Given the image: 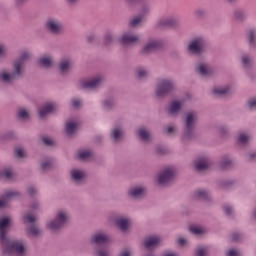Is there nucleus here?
I'll list each match as a JSON object with an SVG mask.
<instances>
[{"label":"nucleus","instance_id":"nucleus-10","mask_svg":"<svg viewBox=\"0 0 256 256\" xmlns=\"http://www.w3.org/2000/svg\"><path fill=\"white\" fill-rule=\"evenodd\" d=\"M138 41H139V37L133 36L131 34H124L120 38V43H122V45H131L133 43H137Z\"/></svg>","mask_w":256,"mask_h":256},{"label":"nucleus","instance_id":"nucleus-47","mask_svg":"<svg viewBox=\"0 0 256 256\" xmlns=\"http://www.w3.org/2000/svg\"><path fill=\"white\" fill-rule=\"evenodd\" d=\"M250 59H249V57H247V56H244L243 58H242V63H243V65H249V63H250Z\"/></svg>","mask_w":256,"mask_h":256},{"label":"nucleus","instance_id":"nucleus-38","mask_svg":"<svg viewBox=\"0 0 256 256\" xmlns=\"http://www.w3.org/2000/svg\"><path fill=\"white\" fill-rule=\"evenodd\" d=\"M147 75V71L143 68H140L138 71H137V77L139 79H143V77H145Z\"/></svg>","mask_w":256,"mask_h":256},{"label":"nucleus","instance_id":"nucleus-51","mask_svg":"<svg viewBox=\"0 0 256 256\" xmlns=\"http://www.w3.org/2000/svg\"><path fill=\"white\" fill-rule=\"evenodd\" d=\"M174 131H175V128H173V126H170L165 129V133H168V134L173 133Z\"/></svg>","mask_w":256,"mask_h":256},{"label":"nucleus","instance_id":"nucleus-29","mask_svg":"<svg viewBox=\"0 0 256 256\" xmlns=\"http://www.w3.org/2000/svg\"><path fill=\"white\" fill-rule=\"evenodd\" d=\"M190 231L191 233H193L194 235H202V233H205V230L203 227L200 226H191L190 227Z\"/></svg>","mask_w":256,"mask_h":256},{"label":"nucleus","instance_id":"nucleus-23","mask_svg":"<svg viewBox=\"0 0 256 256\" xmlns=\"http://www.w3.org/2000/svg\"><path fill=\"white\" fill-rule=\"evenodd\" d=\"M52 64L53 61L49 57H42L39 59V65H41V67H51Z\"/></svg>","mask_w":256,"mask_h":256},{"label":"nucleus","instance_id":"nucleus-7","mask_svg":"<svg viewBox=\"0 0 256 256\" xmlns=\"http://www.w3.org/2000/svg\"><path fill=\"white\" fill-rule=\"evenodd\" d=\"M196 118H197V114L193 112L187 114L186 120H185V133L187 136H189L191 131H193V123L195 122Z\"/></svg>","mask_w":256,"mask_h":256},{"label":"nucleus","instance_id":"nucleus-55","mask_svg":"<svg viewBox=\"0 0 256 256\" xmlns=\"http://www.w3.org/2000/svg\"><path fill=\"white\" fill-rule=\"evenodd\" d=\"M28 193H29V195H33V193H35V188H33V187L29 188Z\"/></svg>","mask_w":256,"mask_h":256},{"label":"nucleus","instance_id":"nucleus-3","mask_svg":"<svg viewBox=\"0 0 256 256\" xmlns=\"http://www.w3.org/2000/svg\"><path fill=\"white\" fill-rule=\"evenodd\" d=\"M65 223H67V214L63 211H60L57 214L56 220L54 222H50L48 227L52 231H57V229H61Z\"/></svg>","mask_w":256,"mask_h":256},{"label":"nucleus","instance_id":"nucleus-20","mask_svg":"<svg viewBox=\"0 0 256 256\" xmlns=\"http://www.w3.org/2000/svg\"><path fill=\"white\" fill-rule=\"evenodd\" d=\"M65 129L68 135H73L77 129V122L75 121L66 122Z\"/></svg>","mask_w":256,"mask_h":256},{"label":"nucleus","instance_id":"nucleus-37","mask_svg":"<svg viewBox=\"0 0 256 256\" xmlns=\"http://www.w3.org/2000/svg\"><path fill=\"white\" fill-rule=\"evenodd\" d=\"M205 255H207L206 247H200L196 250V256H205Z\"/></svg>","mask_w":256,"mask_h":256},{"label":"nucleus","instance_id":"nucleus-17","mask_svg":"<svg viewBox=\"0 0 256 256\" xmlns=\"http://www.w3.org/2000/svg\"><path fill=\"white\" fill-rule=\"evenodd\" d=\"M181 105L180 101H173L168 108L169 115H177L179 109H181Z\"/></svg>","mask_w":256,"mask_h":256},{"label":"nucleus","instance_id":"nucleus-35","mask_svg":"<svg viewBox=\"0 0 256 256\" xmlns=\"http://www.w3.org/2000/svg\"><path fill=\"white\" fill-rule=\"evenodd\" d=\"M18 118H19V119H29V113L26 112L25 109H20V110L18 111Z\"/></svg>","mask_w":256,"mask_h":256},{"label":"nucleus","instance_id":"nucleus-9","mask_svg":"<svg viewBox=\"0 0 256 256\" xmlns=\"http://www.w3.org/2000/svg\"><path fill=\"white\" fill-rule=\"evenodd\" d=\"M91 243H96V245H108L109 236L103 233H97L94 236H92Z\"/></svg>","mask_w":256,"mask_h":256},{"label":"nucleus","instance_id":"nucleus-58","mask_svg":"<svg viewBox=\"0 0 256 256\" xmlns=\"http://www.w3.org/2000/svg\"><path fill=\"white\" fill-rule=\"evenodd\" d=\"M111 35L106 36V43H111Z\"/></svg>","mask_w":256,"mask_h":256},{"label":"nucleus","instance_id":"nucleus-30","mask_svg":"<svg viewBox=\"0 0 256 256\" xmlns=\"http://www.w3.org/2000/svg\"><path fill=\"white\" fill-rule=\"evenodd\" d=\"M69 67H71V62H69V60H63L60 63V71H62V73H65V71H69Z\"/></svg>","mask_w":256,"mask_h":256},{"label":"nucleus","instance_id":"nucleus-36","mask_svg":"<svg viewBox=\"0 0 256 256\" xmlns=\"http://www.w3.org/2000/svg\"><path fill=\"white\" fill-rule=\"evenodd\" d=\"M247 141H249V136H247V134H240L238 137V142L241 145H245V143H247Z\"/></svg>","mask_w":256,"mask_h":256},{"label":"nucleus","instance_id":"nucleus-24","mask_svg":"<svg viewBox=\"0 0 256 256\" xmlns=\"http://www.w3.org/2000/svg\"><path fill=\"white\" fill-rule=\"evenodd\" d=\"M89 157H91V151H89V150L80 151L77 154V158L81 159L82 161H85V160L89 159Z\"/></svg>","mask_w":256,"mask_h":256},{"label":"nucleus","instance_id":"nucleus-42","mask_svg":"<svg viewBox=\"0 0 256 256\" xmlns=\"http://www.w3.org/2000/svg\"><path fill=\"white\" fill-rule=\"evenodd\" d=\"M248 106L250 107V109H256V98L250 99L248 101Z\"/></svg>","mask_w":256,"mask_h":256},{"label":"nucleus","instance_id":"nucleus-33","mask_svg":"<svg viewBox=\"0 0 256 256\" xmlns=\"http://www.w3.org/2000/svg\"><path fill=\"white\" fill-rule=\"evenodd\" d=\"M195 197L198 199H207V191L205 190H198L195 193Z\"/></svg>","mask_w":256,"mask_h":256},{"label":"nucleus","instance_id":"nucleus-15","mask_svg":"<svg viewBox=\"0 0 256 256\" xmlns=\"http://www.w3.org/2000/svg\"><path fill=\"white\" fill-rule=\"evenodd\" d=\"M16 195H17V192H13V191L5 192L2 199L0 200V209L2 207H5V205H7V203H9V201H11V197H15Z\"/></svg>","mask_w":256,"mask_h":256},{"label":"nucleus","instance_id":"nucleus-34","mask_svg":"<svg viewBox=\"0 0 256 256\" xmlns=\"http://www.w3.org/2000/svg\"><path fill=\"white\" fill-rule=\"evenodd\" d=\"M143 21V17L139 16L130 21V27H137L139 23Z\"/></svg>","mask_w":256,"mask_h":256},{"label":"nucleus","instance_id":"nucleus-12","mask_svg":"<svg viewBox=\"0 0 256 256\" xmlns=\"http://www.w3.org/2000/svg\"><path fill=\"white\" fill-rule=\"evenodd\" d=\"M48 31L51 33H60L61 32V23L56 20H49L46 24Z\"/></svg>","mask_w":256,"mask_h":256},{"label":"nucleus","instance_id":"nucleus-19","mask_svg":"<svg viewBox=\"0 0 256 256\" xmlns=\"http://www.w3.org/2000/svg\"><path fill=\"white\" fill-rule=\"evenodd\" d=\"M161 44L158 41L150 42L143 49V53H151L152 51H157V48L160 47Z\"/></svg>","mask_w":256,"mask_h":256},{"label":"nucleus","instance_id":"nucleus-32","mask_svg":"<svg viewBox=\"0 0 256 256\" xmlns=\"http://www.w3.org/2000/svg\"><path fill=\"white\" fill-rule=\"evenodd\" d=\"M1 177H4V179H11V177H13V173L9 169H6L3 172H0V179Z\"/></svg>","mask_w":256,"mask_h":256},{"label":"nucleus","instance_id":"nucleus-57","mask_svg":"<svg viewBox=\"0 0 256 256\" xmlns=\"http://www.w3.org/2000/svg\"><path fill=\"white\" fill-rule=\"evenodd\" d=\"M98 255H99V256H107L108 253L105 252V251H100V252H98Z\"/></svg>","mask_w":256,"mask_h":256},{"label":"nucleus","instance_id":"nucleus-50","mask_svg":"<svg viewBox=\"0 0 256 256\" xmlns=\"http://www.w3.org/2000/svg\"><path fill=\"white\" fill-rule=\"evenodd\" d=\"M51 167V162H43L42 163V169H48Z\"/></svg>","mask_w":256,"mask_h":256},{"label":"nucleus","instance_id":"nucleus-8","mask_svg":"<svg viewBox=\"0 0 256 256\" xmlns=\"http://www.w3.org/2000/svg\"><path fill=\"white\" fill-rule=\"evenodd\" d=\"M101 85V78H95L90 81H81L80 87L81 89H97Z\"/></svg>","mask_w":256,"mask_h":256},{"label":"nucleus","instance_id":"nucleus-39","mask_svg":"<svg viewBox=\"0 0 256 256\" xmlns=\"http://www.w3.org/2000/svg\"><path fill=\"white\" fill-rule=\"evenodd\" d=\"M15 155L16 157H19L21 159L22 157L25 156V151H23L22 148H16Z\"/></svg>","mask_w":256,"mask_h":256},{"label":"nucleus","instance_id":"nucleus-46","mask_svg":"<svg viewBox=\"0 0 256 256\" xmlns=\"http://www.w3.org/2000/svg\"><path fill=\"white\" fill-rule=\"evenodd\" d=\"M81 105V100L74 99L72 101V107H79Z\"/></svg>","mask_w":256,"mask_h":256},{"label":"nucleus","instance_id":"nucleus-59","mask_svg":"<svg viewBox=\"0 0 256 256\" xmlns=\"http://www.w3.org/2000/svg\"><path fill=\"white\" fill-rule=\"evenodd\" d=\"M229 163H231V161L227 160L226 162H223L222 165L224 168H226Z\"/></svg>","mask_w":256,"mask_h":256},{"label":"nucleus","instance_id":"nucleus-4","mask_svg":"<svg viewBox=\"0 0 256 256\" xmlns=\"http://www.w3.org/2000/svg\"><path fill=\"white\" fill-rule=\"evenodd\" d=\"M173 90V83L170 80H162L159 83V86L156 90V95L158 97H163V95H167L170 91Z\"/></svg>","mask_w":256,"mask_h":256},{"label":"nucleus","instance_id":"nucleus-52","mask_svg":"<svg viewBox=\"0 0 256 256\" xmlns=\"http://www.w3.org/2000/svg\"><path fill=\"white\" fill-rule=\"evenodd\" d=\"M243 17H245V14H243V12L236 13V19H243Z\"/></svg>","mask_w":256,"mask_h":256},{"label":"nucleus","instance_id":"nucleus-14","mask_svg":"<svg viewBox=\"0 0 256 256\" xmlns=\"http://www.w3.org/2000/svg\"><path fill=\"white\" fill-rule=\"evenodd\" d=\"M161 243V240L157 236H152L146 238L144 246L146 249H151V247H157Z\"/></svg>","mask_w":256,"mask_h":256},{"label":"nucleus","instance_id":"nucleus-54","mask_svg":"<svg viewBox=\"0 0 256 256\" xmlns=\"http://www.w3.org/2000/svg\"><path fill=\"white\" fill-rule=\"evenodd\" d=\"M185 239L184 238H180L178 239V245H184L185 244Z\"/></svg>","mask_w":256,"mask_h":256},{"label":"nucleus","instance_id":"nucleus-21","mask_svg":"<svg viewBox=\"0 0 256 256\" xmlns=\"http://www.w3.org/2000/svg\"><path fill=\"white\" fill-rule=\"evenodd\" d=\"M130 197H143L145 195V189L141 187L132 188L129 191Z\"/></svg>","mask_w":256,"mask_h":256},{"label":"nucleus","instance_id":"nucleus-26","mask_svg":"<svg viewBox=\"0 0 256 256\" xmlns=\"http://www.w3.org/2000/svg\"><path fill=\"white\" fill-rule=\"evenodd\" d=\"M213 95H227L229 88H214L212 90Z\"/></svg>","mask_w":256,"mask_h":256},{"label":"nucleus","instance_id":"nucleus-61","mask_svg":"<svg viewBox=\"0 0 256 256\" xmlns=\"http://www.w3.org/2000/svg\"><path fill=\"white\" fill-rule=\"evenodd\" d=\"M25 0H16V3H23Z\"/></svg>","mask_w":256,"mask_h":256},{"label":"nucleus","instance_id":"nucleus-41","mask_svg":"<svg viewBox=\"0 0 256 256\" xmlns=\"http://www.w3.org/2000/svg\"><path fill=\"white\" fill-rule=\"evenodd\" d=\"M29 233L31 235H39V228L35 227V226H31L29 228Z\"/></svg>","mask_w":256,"mask_h":256},{"label":"nucleus","instance_id":"nucleus-44","mask_svg":"<svg viewBox=\"0 0 256 256\" xmlns=\"http://www.w3.org/2000/svg\"><path fill=\"white\" fill-rule=\"evenodd\" d=\"M42 143H44V145H53V140L51 138L44 137L42 138Z\"/></svg>","mask_w":256,"mask_h":256},{"label":"nucleus","instance_id":"nucleus-25","mask_svg":"<svg viewBox=\"0 0 256 256\" xmlns=\"http://www.w3.org/2000/svg\"><path fill=\"white\" fill-rule=\"evenodd\" d=\"M247 39L250 45H255L256 33L255 30H248Z\"/></svg>","mask_w":256,"mask_h":256},{"label":"nucleus","instance_id":"nucleus-31","mask_svg":"<svg viewBox=\"0 0 256 256\" xmlns=\"http://www.w3.org/2000/svg\"><path fill=\"white\" fill-rule=\"evenodd\" d=\"M175 25V20L173 19H168L160 22L161 27H173Z\"/></svg>","mask_w":256,"mask_h":256},{"label":"nucleus","instance_id":"nucleus-27","mask_svg":"<svg viewBox=\"0 0 256 256\" xmlns=\"http://www.w3.org/2000/svg\"><path fill=\"white\" fill-rule=\"evenodd\" d=\"M111 137L114 139V141H119L123 137V132L119 129H114L111 133Z\"/></svg>","mask_w":256,"mask_h":256},{"label":"nucleus","instance_id":"nucleus-60","mask_svg":"<svg viewBox=\"0 0 256 256\" xmlns=\"http://www.w3.org/2000/svg\"><path fill=\"white\" fill-rule=\"evenodd\" d=\"M68 3H77V0H67Z\"/></svg>","mask_w":256,"mask_h":256},{"label":"nucleus","instance_id":"nucleus-40","mask_svg":"<svg viewBox=\"0 0 256 256\" xmlns=\"http://www.w3.org/2000/svg\"><path fill=\"white\" fill-rule=\"evenodd\" d=\"M26 223H35V216L31 215V214H27L24 217Z\"/></svg>","mask_w":256,"mask_h":256},{"label":"nucleus","instance_id":"nucleus-13","mask_svg":"<svg viewBox=\"0 0 256 256\" xmlns=\"http://www.w3.org/2000/svg\"><path fill=\"white\" fill-rule=\"evenodd\" d=\"M55 111V104L48 103L44 107L40 108L39 115L41 119H43L46 115H49V113H53Z\"/></svg>","mask_w":256,"mask_h":256},{"label":"nucleus","instance_id":"nucleus-48","mask_svg":"<svg viewBox=\"0 0 256 256\" xmlns=\"http://www.w3.org/2000/svg\"><path fill=\"white\" fill-rule=\"evenodd\" d=\"M111 105H113V101H111V100H108V101L104 102V107L106 109H109L111 107Z\"/></svg>","mask_w":256,"mask_h":256},{"label":"nucleus","instance_id":"nucleus-49","mask_svg":"<svg viewBox=\"0 0 256 256\" xmlns=\"http://www.w3.org/2000/svg\"><path fill=\"white\" fill-rule=\"evenodd\" d=\"M7 50L5 49V46L0 45V57H3V55L5 54Z\"/></svg>","mask_w":256,"mask_h":256},{"label":"nucleus","instance_id":"nucleus-22","mask_svg":"<svg viewBox=\"0 0 256 256\" xmlns=\"http://www.w3.org/2000/svg\"><path fill=\"white\" fill-rule=\"evenodd\" d=\"M71 177L74 181H81V179H85V172L81 170H73L71 172Z\"/></svg>","mask_w":256,"mask_h":256},{"label":"nucleus","instance_id":"nucleus-6","mask_svg":"<svg viewBox=\"0 0 256 256\" xmlns=\"http://www.w3.org/2000/svg\"><path fill=\"white\" fill-rule=\"evenodd\" d=\"M203 47H205V41L202 38H196L189 44L188 49L191 53L199 55L203 51Z\"/></svg>","mask_w":256,"mask_h":256},{"label":"nucleus","instance_id":"nucleus-2","mask_svg":"<svg viewBox=\"0 0 256 256\" xmlns=\"http://www.w3.org/2000/svg\"><path fill=\"white\" fill-rule=\"evenodd\" d=\"M26 59H29V53L23 52L20 59L14 63V72L12 74H0L1 81H4V83H11V81L17 79V77L21 75V67H23V64L25 63Z\"/></svg>","mask_w":256,"mask_h":256},{"label":"nucleus","instance_id":"nucleus-53","mask_svg":"<svg viewBox=\"0 0 256 256\" xmlns=\"http://www.w3.org/2000/svg\"><path fill=\"white\" fill-rule=\"evenodd\" d=\"M131 252H129L128 250H124L121 252L120 256H130Z\"/></svg>","mask_w":256,"mask_h":256},{"label":"nucleus","instance_id":"nucleus-28","mask_svg":"<svg viewBox=\"0 0 256 256\" xmlns=\"http://www.w3.org/2000/svg\"><path fill=\"white\" fill-rule=\"evenodd\" d=\"M139 138L142 139V141H149V132L145 129H139L138 130Z\"/></svg>","mask_w":256,"mask_h":256},{"label":"nucleus","instance_id":"nucleus-43","mask_svg":"<svg viewBox=\"0 0 256 256\" xmlns=\"http://www.w3.org/2000/svg\"><path fill=\"white\" fill-rule=\"evenodd\" d=\"M226 256H239V251L232 249L226 252Z\"/></svg>","mask_w":256,"mask_h":256},{"label":"nucleus","instance_id":"nucleus-18","mask_svg":"<svg viewBox=\"0 0 256 256\" xmlns=\"http://www.w3.org/2000/svg\"><path fill=\"white\" fill-rule=\"evenodd\" d=\"M130 223H131V220L127 218H120L116 222L117 226L119 227V229H121V231H127Z\"/></svg>","mask_w":256,"mask_h":256},{"label":"nucleus","instance_id":"nucleus-11","mask_svg":"<svg viewBox=\"0 0 256 256\" xmlns=\"http://www.w3.org/2000/svg\"><path fill=\"white\" fill-rule=\"evenodd\" d=\"M196 171H205L209 169V160L207 158H200L194 162Z\"/></svg>","mask_w":256,"mask_h":256},{"label":"nucleus","instance_id":"nucleus-5","mask_svg":"<svg viewBox=\"0 0 256 256\" xmlns=\"http://www.w3.org/2000/svg\"><path fill=\"white\" fill-rule=\"evenodd\" d=\"M175 177V170L173 168H166L159 176H158V183L160 185H166Z\"/></svg>","mask_w":256,"mask_h":256},{"label":"nucleus","instance_id":"nucleus-1","mask_svg":"<svg viewBox=\"0 0 256 256\" xmlns=\"http://www.w3.org/2000/svg\"><path fill=\"white\" fill-rule=\"evenodd\" d=\"M11 225V220L7 217L0 219V242L5 247V253H17L23 255L25 246L19 241H11L7 239V231Z\"/></svg>","mask_w":256,"mask_h":256},{"label":"nucleus","instance_id":"nucleus-16","mask_svg":"<svg viewBox=\"0 0 256 256\" xmlns=\"http://www.w3.org/2000/svg\"><path fill=\"white\" fill-rule=\"evenodd\" d=\"M196 71L197 73H199V75H211V68H209V65L207 64H198L196 67Z\"/></svg>","mask_w":256,"mask_h":256},{"label":"nucleus","instance_id":"nucleus-56","mask_svg":"<svg viewBox=\"0 0 256 256\" xmlns=\"http://www.w3.org/2000/svg\"><path fill=\"white\" fill-rule=\"evenodd\" d=\"M233 241H239V234H234L232 236Z\"/></svg>","mask_w":256,"mask_h":256},{"label":"nucleus","instance_id":"nucleus-45","mask_svg":"<svg viewBox=\"0 0 256 256\" xmlns=\"http://www.w3.org/2000/svg\"><path fill=\"white\" fill-rule=\"evenodd\" d=\"M224 212L226 215H231V213H233V208H231V206H224Z\"/></svg>","mask_w":256,"mask_h":256}]
</instances>
